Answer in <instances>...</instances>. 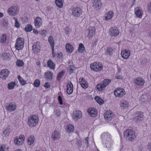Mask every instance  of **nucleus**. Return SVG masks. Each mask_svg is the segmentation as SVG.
I'll use <instances>...</instances> for the list:
<instances>
[{"label": "nucleus", "instance_id": "obj_1", "mask_svg": "<svg viewBox=\"0 0 151 151\" xmlns=\"http://www.w3.org/2000/svg\"><path fill=\"white\" fill-rule=\"evenodd\" d=\"M124 137L129 141H132L136 136L134 132L130 129H127L124 132Z\"/></svg>", "mask_w": 151, "mask_h": 151}, {"label": "nucleus", "instance_id": "obj_2", "mask_svg": "<svg viewBox=\"0 0 151 151\" xmlns=\"http://www.w3.org/2000/svg\"><path fill=\"white\" fill-rule=\"evenodd\" d=\"M39 118L35 115L30 116L28 120V124L30 127H34L38 123Z\"/></svg>", "mask_w": 151, "mask_h": 151}, {"label": "nucleus", "instance_id": "obj_3", "mask_svg": "<svg viewBox=\"0 0 151 151\" xmlns=\"http://www.w3.org/2000/svg\"><path fill=\"white\" fill-rule=\"evenodd\" d=\"M90 67L92 70L98 71L102 70L103 66L99 63H97L96 62H95L91 64Z\"/></svg>", "mask_w": 151, "mask_h": 151}, {"label": "nucleus", "instance_id": "obj_4", "mask_svg": "<svg viewBox=\"0 0 151 151\" xmlns=\"http://www.w3.org/2000/svg\"><path fill=\"white\" fill-rule=\"evenodd\" d=\"M24 39L21 37L18 38L16 41L15 45V48L18 50L22 49L24 45V42L23 41Z\"/></svg>", "mask_w": 151, "mask_h": 151}, {"label": "nucleus", "instance_id": "obj_5", "mask_svg": "<svg viewBox=\"0 0 151 151\" xmlns=\"http://www.w3.org/2000/svg\"><path fill=\"white\" fill-rule=\"evenodd\" d=\"M24 139V136L23 135L16 137L14 140V143L17 145H21L23 144Z\"/></svg>", "mask_w": 151, "mask_h": 151}, {"label": "nucleus", "instance_id": "obj_6", "mask_svg": "<svg viewBox=\"0 0 151 151\" xmlns=\"http://www.w3.org/2000/svg\"><path fill=\"white\" fill-rule=\"evenodd\" d=\"M114 94L116 97H122L125 95V91L123 88H118L114 91Z\"/></svg>", "mask_w": 151, "mask_h": 151}, {"label": "nucleus", "instance_id": "obj_7", "mask_svg": "<svg viewBox=\"0 0 151 151\" xmlns=\"http://www.w3.org/2000/svg\"><path fill=\"white\" fill-rule=\"evenodd\" d=\"M72 11V14L76 17H80L82 13V9L79 7L73 8Z\"/></svg>", "mask_w": 151, "mask_h": 151}, {"label": "nucleus", "instance_id": "obj_8", "mask_svg": "<svg viewBox=\"0 0 151 151\" xmlns=\"http://www.w3.org/2000/svg\"><path fill=\"white\" fill-rule=\"evenodd\" d=\"M109 34L112 36L116 37L119 33V31L116 27H112L109 29Z\"/></svg>", "mask_w": 151, "mask_h": 151}, {"label": "nucleus", "instance_id": "obj_9", "mask_svg": "<svg viewBox=\"0 0 151 151\" xmlns=\"http://www.w3.org/2000/svg\"><path fill=\"white\" fill-rule=\"evenodd\" d=\"M135 116L134 118V121L137 123L141 121L143 119V114L142 112H137L135 114Z\"/></svg>", "mask_w": 151, "mask_h": 151}, {"label": "nucleus", "instance_id": "obj_10", "mask_svg": "<svg viewBox=\"0 0 151 151\" xmlns=\"http://www.w3.org/2000/svg\"><path fill=\"white\" fill-rule=\"evenodd\" d=\"M9 71L7 69H4L2 70L0 73V78L3 80L6 79L9 75Z\"/></svg>", "mask_w": 151, "mask_h": 151}, {"label": "nucleus", "instance_id": "obj_11", "mask_svg": "<svg viewBox=\"0 0 151 151\" xmlns=\"http://www.w3.org/2000/svg\"><path fill=\"white\" fill-rule=\"evenodd\" d=\"M82 117V113L79 111H76L73 113L72 116L73 119L75 120H77L78 119L81 118Z\"/></svg>", "mask_w": 151, "mask_h": 151}, {"label": "nucleus", "instance_id": "obj_12", "mask_svg": "<svg viewBox=\"0 0 151 151\" xmlns=\"http://www.w3.org/2000/svg\"><path fill=\"white\" fill-rule=\"evenodd\" d=\"M17 9L16 6H14L10 7L8 10V14L10 16H15L16 14Z\"/></svg>", "mask_w": 151, "mask_h": 151}, {"label": "nucleus", "instance_id": "obj_13", "mask_svg": "<svg viewBox=\"0 0 151 151\" xmlns=\"http://www.w3.org/2000/svg\"><path fill=\"white\" fill-rule=\"evenodd\" d=\"M113 115L111 111H107L105 113L104 117L106 120L110 121L112 119Z\"/></svg>", "mask_w": 151, "mask_h": 151}, {"label": "nucleus", "instance_id": "obj_14", "mask_svg": "<svg viewBox=\"0 0 151 151\" xmlns=\"http://www.w3.org/2000/svg\"><path fill=\"white\" fill-rule=\"evenodd\" d=\"M60 134L59 131L54 130L52 132L51 138L54 141L57 140L60 137Z\"/></svg>", "mask_w": 151, "mask_h": 151}, {"label": "nucleus", "instance_id": "obj_15", "mask_svg": "<svg viewBox=\"0 0 151 151\" xmlns=\"http://www.w3.org/2000/svg\"><path fill=\"white\" fill-rule=\"evenodd\" d=\"M48 41L51 47L53 56L55 41L54 38L52 36H50L49 37L48 39Z\"/></svg>", "mask_w": 151, "mask_h": 151}, {"label": "nucleus", "instance_id": "obj_16", "mask_svg": "<svg viewBox=\"0 0 151 151\" xmlns=\"http://www.w3.org/2000/svg\"><path fill=\"white\" fill-rule=\"evenodd\" d=\"M134 82V83L137 85H143L145 82L144 79L140 77L135 78Z\"/></svg>", "mask_w": 151, "mask_h": 151}, {"label": "nucleus", "instance_id": "obj_17", "mask_svg": "<svg viewBox=\"0 0 151 151\" xmlns=\"http://www.w3.org/2000/svg\"><path fill=\"white\" fill-rule=\"evenodd\" d=\"M16 107L17 105L14 103H10L6 106V108L10 111H14L16 109Z\"/></svg>", "mask_w": 151, "mask_h": 151}, {"label": "nucleus", "instance_id": "obj_18", "mask_svg": "<svg viewBox=\"0 0 151 151\" xmlns=\"http://www.w3.org/2000/svg\"><path fill=\"white\" fill-rule=\"evenodd\" d=\"M121 54L122 57L125 59H127L130 54V52L129 50H124L122 51Z\"/></svg>", "mask_w": 151, "mask_h": 151}, {"label": "nucleus", "instance_id": "obj_19", "mask_svg": "<svg viewBox=\"0 0 151 151\" xmlns=\"http://www.w3.org/2000/svg\"><path fill=\"white\" fill-rule=\"evenodd\" d=\"M120 105L123 109L127 108L129 106V102L125 100H122L120 101Z\"/></svg>", "mask_w": 151, "mask_h": 151}, {"label": "nucleus", "instance_id": "obj_20", "mask_svg": "<svg viewBox=\"0 0 151 151\" xmlns=\"http://www.w3.org/2000/svg\"><path fill=\"white\" fill-rule=\"evenodd\" d=\"M88 112L90 116L92 117H94L97 114L96 111L94 108L88 109Z\"/></svg>", "mask_w": 151, "mask_h": 151}, {"label": "nucleus", "instance_id": "obj_21", "mask_svg": "<svg viewBox=\"0 0 151 151\" xmlns=\"http://www.w3.org/2000/svg\"><path fill=\"white\" fill-rule=\"evenodd\" d=\"M41 19L37 17L36 18L35 20V25L36 27H39L42 24L41 23Z\"/></svg>", "mask_w": 151, "mask_h": 151}, {"label": "nucleus", "instance_id": "obj_22", "mask_svg": "<svg viewBox=\"0 0 151 151\" xmlns=\"http://www.w3.org/2000/svg\"><path fill=\"white\" fill-rule=\"evenodd\" d=\"M135 14L137 17L141 18L142 15V14L141 12V9L139 7H137L135 8Z\"/></svg>", "mask_w": 151, "mask_h": 151}, {"label": "nucleus", "instance_id": "obj_23", "mask_svg": "<svg viewBox=\"0 0 151 151\" xmlns=\"http://www.w3.org/2000/svg\"><path fill=\"white\" fill-rule=\"evenodd\" d=\"M95 34V29L94 27H91L89 29L88 37L89 38H91Z\"/></svg>", "mask_w": 151, "mask_h": 151}, {"label": "nucleus", "instance_id": "obj_24", "mask_svg": "<svg viewBox=\"0 0 151 151\" xmlns=\"http://www.w3.org/2000/svg\"><path fill=\"white\" fill-rule=\"evenodd\" d=\"M66 50L68 52L71 53L73 50V46L70 44L67 43L65 45Z\"/></svg>", "mask_w": 151, "mask_h": 151}, {"label": "nucleus", "instance_id": "obj_25", "mask_svg": "<svg viewBox=\"0 0 151 151\" xmlns=\"http://www.w3.org/2000/svg\"><path fill=\"white\" fill-rule=\"evenodd\" d=\"M40 50V47L39 45L37 43H35L32 46V50L34 53H37Z\"/></svg>", "mask_w": 151, "mask_h": 151}, {"label": "nucleus", "instance_id": "obj_26", "mask_svg": "<svg viewBox=\"0 0 151 151\" xmlns=\"http://www.w3.org/2000/svg\"><path fill=\"white\" fill-rule=\"evenodd\" d=\"M47 65L48 67L52 69H54L55 65L53 62L50 59L47 62Z\"/></svg>", "mask_w": 151, "mask_h": 151}, {"label": "nucleus", "instance_id": "obj_27", "mask_svg": "<svg viewBox=\"0 0 151 151\" xmlns=\"http://www.w3.org/2000/svg\"><path fill=\"white\" fill-rule=\"evenodd\" d=\"M35 141V137L33 136H29L27 142L29 145H32Z\"/></svg>", "mask_w": 151, "mask_h": 151}, {"label": "nucleus", "instance_id": "obj_28", "mask_svg": "<svg viewBox=\"0 0 151 151\" xmlns=\"http://www.w3.org/2000/svg\"><path fill=\"white\" fill-rule=\"evenodd\" d=\"M66 130L68 133L72 132L74 130L73 126L71 124H68L66 126Z\"/></svg>", "mask_w": 151, "mask_h": 151}, {"label": "nucleus", "instance_id": "obj_29", "mask_svg": "<svg viewBox=\"0 0 151 151\" xmlns=\"http://www.w3.org/2000/svg\"><path fill=\"white\" fill-rule=\"evenodd\" d=\"M2 55L3 59L4 60H9L11 57V55L9 53L4 52L2 54Z\"/></svg>", "mask_w": 151, "mask_h": 151}, {"label": "nucleus", "instance_id": "obj_30", "mask_svg": "<svg viewBox=\"0 0 151 151\" xmlns=\"http://www.w3.org/2000/svg\"><path fill=\"white\" fill-rule=\"evenodd\" d=\"M52 73L49 71L46 72L45 74V76L46 78L49 79H52Z\"/></svg>", "mask_w": 151, "mask_h": 151}, {"label": "nucleus", "instance_id": "obj_31", "mask_svg": "<svg viewBox=\"0 0 151 151\" xmlns=\"http://www.w3.org/2000/svg\"><path fill=\"white\" fill-rule=\"evenodd\" d=\"M114 15V13L113 11H109L105 17L106 19L109 20L111 19Z\"/></svg>", "mask_w": 151, "mask_h": 151}, {"label": "nucleus", "instance_id": "obj_32", "mask_svg": "<svg viewBox=\"0 0 151 151\" xmlns=\"http://www.w3.org/2000/svg\"><path fill=\"white\" fill-rule=\"evenodd\" d=\"M95 99L100 105H102L104 103V101L98 96H95Z\"/></svg>", "mask_w": 151, "mask_h": 151}, {"label": "nucleus", "instance_id": "obj_33", "mask_svg": "<svg viewBox=\"0 0 151 151\" xmlns=\"http://www.w3.org/2000/svg\"><path fill=\"white\" fill-rule=\"evenodd\" d=\"M100 4L101 5V3L98 0H94L93 2V6L95 8H96L99 7Z\"/></svg>", "mask_w": 151, "mask_h": 151}, {"label": "nucleus", "instance_id": "obj_34", "mask_svg": "<svg viewBox=\"0 0 151 151\" xmlns=\"http://www.w3.org/2000/svg\"><path fill=\"white\" fill-rule=\"evenodd\" d=\"M85 47L83 44L81 43L79 44L78 48V51L79 52L82 53L84 52Z\"/></svg>", "mask_w": 151, "mask_h": 151}, {"label": "nucleus", "instance_id": "obj_35", "mask_svg": "<svg viewBox=\"0 0 151 151\" xmlns=\"http://www.w3.org/2000/svg\"><path fill=\"white\" fill-rule=\"evenodd\" d=\"M113 49L110 47H108L105 52L106 54L111 55L113 54Z\"/></svg>", "mask_w": 151, "mask_h": 151}, {"label": "nucleus", "instance_id": "obj_36", "mask_svg": "<svg viewBox=\"0 0 151 151\" xmlns=\"http://www.w3.org/2000/svg\"><path fill=\"white\" fill-rule=\"evenodd\" d=\"M65 74V71H62L60 72L58 74L57 77V79L58 81H60V78L61 77L63 76Z\"/></svg>", "mask_w": 151, "mask_h": 151}, {"label": "nucleus", "instance_id": "obj_37", "mask_svg": "<svg viewBox=\"0 0 151 151\" xmlns=\"http://www.w3.org/2000/svg\"><path fill=\"white\" fill-rule=\"evenodd\" d=\"M67 92L68 94H71L73 91V86H67Z\"/></svg>", "mask_w": 151, "mask_h": 151}, {"label": "nucleus", "instance_id": "obj_38", "mask_svg": "<svg viewBox=\"0 0 151 151\" xmlns=\"http://www.w3.org/2000/svg\"><path fill=\"white\" fill-rule=\"evenodd\" d=\"M55 3L57 6L60 8L62 7L63 6V4L62 0H56Z\"/></svg>", "mask_w": 151, "mask_h": 151}, {"label": "nucleus", "instance_id": "obj_39", "mask_svg": "<svg viewBox=\"0 0 151 151\" xmlns=\"http://www.w3.org/2000/svg\"><path fill=\"white\" fill-rule=\"evenodd\" d=\"M18 79L21 85H24L26 84V81L24 80L20 76H18Z\"/></svg>", "mask_w": 151, "mask_h": 151}, {"label": "nucleus", "instance_id": "obj_40", "mask_svg": "<svg viewBox=\"0 0 151 151\" xmlns=\"http://www.w3.org/2000/svg\"><path fill=\"white\" fill-rule=\"evenodd\" d=\"M80 83L81 85H88V83L84 78H82L79 79Z\"/></svg>", "mask_w": 151, "mask_h": 151}, {"label": "nucleus", "instance_id": "obj_41", "mask_svg": "<svg viewBox=\"0 0 151 151\" xmlns=\"http://www.w3.org/2000/svg\"><path fill=\"white\" fill-rule=\"evenodd\" d=\"M111 81V80L110 79H105L103 81V84L99 83L97 85H108Z\"/></svg>", "mask_w": 151, "mask_h": 151}, {"label": "nucleus", "instance_id": "obj_42", "mask_svg": "<svg viewBox=\"0 0 151 151\" xmlns=\"http://www.w3.org/2000/svg\"><path fill=\"white\" fill-rule=\"evenodd\" d=\"M32 29V27L30 24H27L25 28V30L27 32L31 31Z\"/></svg>", "mask_w": 151, "mask_h": 151}, {"label": "nucleus", "instance_id": "obj_43", "mask_svg": "<svg viewBox=\"0 0 151 151\" xmlns=\"http://www.w3.org/2000/svg\"><path fill=\"white\" fill-rule=\"evenodd\" d=\"M74 66L73 65H70L68 68L69 73L71 74L73 72L74 70Z\"/></svg>", "mask_w": 151, "mask_h": 151}, {"label": "nucleus", "instance_id": "obj_44", "mask_svg": "<svg viewBox=\"0 0 151 151\" xmlns=\"http://www.w3.org/2000/svg\"><path fill=\"white\" fill-rule=\"evenodd\" d=\"M6 34L3 35L1 36L0 41L1 43H4L6 40Z\"/></svg>", "mask_w": 151, "mask_h": 151}, {"label": "nucleus", "instance_id": "obj_45", "mask_svg": "<svg viewBox=\"0 0 151 151\" xmlns=\"http://www.w3.org/2000/svg\"><path fill=\"white\" fill-rule=\"evenodd\" d=\"M106 86H96V88L99 91H101L104 90L106 87Z\"/></svg>", "mask_w": 151, "mask_h": 151}, {"label": "nucleus", "instance_id": "obj_46", "mask_svg": "<svg viewBox=\"0 0 151 151\" xmlns=\"http://www.w3.org/2000/svg\"><path fill=\"white\" fill-rule=\"evenodd\" d=\"M17 65L19 67L22 66L24 65V62L23 61L19 60H17L16 63Z\"/></svg>", "mask_w": 151, "mask_h": 151}, {"label": "nucleus", "instance_id": "obj_47", "mask_svg": "<svg viewBox=\"0 0 151 151\" xmlns=\"http://www.w3.org/2000/svg\"><path fill=\"white\" fill-rule=\"evenodd\" d=\"M147 98L148 96L147 94H143L141 97L140 100L142 101H144Z\"/></svg>", "mask_w": 151, "mask_h": 151}, {"label": "nucleus", "instance_id": "obj_48", "mask_svg": "<svg viewBox=\"0 0 151 151\" xmlns=\"http://www.w3.org/2000/svg\"><path fill=\"white\" fill-rule=\"evenodd\" d=\"M14 19L15 21V26L16 27H18L20 26V24L18 21L17 19V18L14 17Z\"/></svg>", "mask_w": 151, "mask_h": 151}, {"label": "nucleus", "instance_id": "obj_49", "mask_svg": "<svg viewBox=\"0 0 151 151\" xmlns=\"http://www.w3.org/2000/svg\"><path fill=\"white\" fill-rule=\"evenodd\" d=\"M10 131L9 129H6L3 132V133L6 136H8L9 134Z\"/></svg>", "mask_w": 151, "mask_h": 151}, {"label": "nucleus", "instance_id": "obj_50", "mask_svg": "<svg viewBox=\"0 0 151 151\" xmlns=\"http://www.w3.org/2000/svg\"><path fill=\"white\" fill-rule=\"evenodd\" d=\"M55 115L57 116H60V112L59 109H56L54 111Z\"/></svg>", "mask_w": 151, "mask_h": 151}, {"label": "nucleus", "instance_id": "obj_51", "mask_svg": "<svg viewBox=\"0 0 151 151\" xmlns=\"http://www.w3.org/2000/svg\"><path fill=\"white\" fill-rule=\"evenodd\" d=\"M58 100L59 103L60 105H61L63 104L62 99L61 96H59L58 97Z\"/></svg>", "mask_w": 151, "mask_h": 151}, {"label": "nucleus", "instance_id": "obj_52", "mask_svg": "<svg viewBox=\"0 0 151 151\" xmlns=\"http://www.w3.org/2000/svg\"><path fill=\"white\" fill-rule=\"evenodd\" d=\"M3 24L4 27H6L8 24V22L7 20L3 19Z\"/></svg>", "mask_w": 151, "mask_h": 151}, {"label": "nucleus", "instance_id": "obj_53", "mask_svg": "<svg viewBox=\"0 0 151 151\" xmlns=\"http://www.w3.org/2000/svg\"><path fill=\"white\" fill-rule=\"evenodd\" d=\"M88 139L89 138L88 137L86 138L85 139V143L86 144L87 147H88L89 146V143H88Z\"/></svg>", "mask_w": 151, "mask_h": 151}, {"label": "nucleus", "instance_id": "obj_54", "mask_svg": "<svg viewBox=\"0 0 151 151\" xmlns=\"http://www.w3.org/2000/svg\"><path fill=\"white\" fill-rule=\"evenodd\" d=\"M34 85H40V81L39 79H36L34 83Z\"/></svg>", "mask_w": 151, "mask_h": 151}, {"label": "nucleus", "instance_id": "obj_55", "mask_svg": "<svg viewBox=\"0 0 151 151\" xmlns=\"http://www.w3.org/2000/svg\"><path fill=\"white\" fill-rule=\"evenodd\" d=\"M65 32L66 34H68L69 32V28L67 27H65L64 29Z\"/></svg>", "mask_w": 151, "mask_h": 151}, {"label": "nucleus", "instance_id": "obj_56", "mask_svg": "<svg viewBox=\"0 0 151 151\" xmlns=\"http://www.w3.org/2000/svg\"><path fill=\"white\" fill-rule=\"evenodd\" d=\"M147 150L149 151H151V143H149L147 146Z\"/></svg>", "mask_w": 151, "mask_h": 151}, {"label": "nucleus", "instance_id": "obj_57", "mask_svg": "<svg viewBox=\"0 0 151 151\" xmlns=\"http://www.w3.org/2000/svg\"><path fill=\"white\" fill-rule=\"evenodd\" d=\"M147 10L148 11H151V2L148 4Z\"/></svg>", "mask_w": 151, "mask_h": 151}, {"label": "nucleus", "instance_id": "obj_58", "mask_svg": "<svg viewBox=\"0 0 151 151\" xmlns=\"http://www.w3.org/2000/svg\"><path fill=\"white\" fill-rule=\"evenodd\" d=\"M76 144L78 146H81V142L79 140H77Z\"/></svg>", "mask_w": 151, "mask_h": 151}, {"label": "nucleus", "instance_id": "obj_59", "mask_svg": "<svg viewBox=\"0 0 151 151\" xmlns=\"http://www.w3.org/2000/svg\"><path fill=\"white\" fill-rule=\"evenodd\" d=\"M5 150V146H1L0 148V151H4Z\"/></svg>", "mask_w": 151, "mask_h": 151}, {"label": "nucleus", "instance_id": "obj_60", "mask_svg": "<svg viewBox=\"0 0 151 151\" xmlns=\"http://www.w3.org/2000/svg\"><path fill=\"white\" fill-rule=\"evenodd\" d=\"M115 78L116 79H122V77L120 75L117 76H115Z\"/></svg>", "mask_w": 151, "mask_h": 151}, {"label": "nucleus", "instance_id": "obj_61", "mask_svg": "<svg viewBox=\"0 0 151 151\" xmlns=\"http://www.w3.org/2000/svg\"><path fill=\"white\" fill-rule=\"evenodd\" d=\"M14 86H8V88L10 90L13 89Z\"/></svg>", "mask_w": 151, "mask_h": 151}, {"label": "nucleus", "instance_id": "obj_62", "mask_svg": "<svg viewBox=\"0 0 151 151\" xmlns=\"http://www.w3.org/2000/svg\"><path fill=\"white\" fill-rule=\"evenodd\" d=\"M8 85H16V84L15 82H12L11 83H8Z\"/></svg>", "mask_w": 151, "mask_h": 151}, {"label": "nucleus", "instance_id": "obj_63", "mask_svg": "<svg viewBox=\"0 0 151 151\" xmlns=\"http://www.w3.org/2000/svg\"><path fill=\"white\" fill-rule=\"evenodd\" d=\"M33 31L34 33L36 34H38V31L36 29H33Z\"/></svg>", "mask_w": 151, "mask_h": 151}, {"label": "nucleus", "instance_id": "obj_64", "mask_svg": "<svg viewBox=\"0 0 151 151\" xmlns=\"http://www.w3.org/2000/svg\"><path fill=\"white\" fill-rule=\"evenodd\" d=\"M36 64L38 66H40V61H37L36 63Z\"/></svg>", "mask_w": 151, "mask_h": 151}]
</instances>
